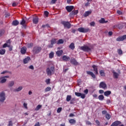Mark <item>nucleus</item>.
<instances>
[{"label":"nucleus","mask_w":126,"mask_h":126,"mask_svg":"<svg viewBox=\"0 0 126 126\" xmlns=\"http://www.w3.org/2000/svg\"><path fill=\"white\" fill-rule=\"evenodd\" d=\"M63 54V50H58L56 52V55L58 57H61Z\"/></svg>","instance_id":"4be33fe9"},{"label":"nucleus","mask_w":126,"mask_h":126,"mask_svg":"<svg viewBox=\"0 0 126 126\" xmlns=\"http://www.w3.org/2000/svg\"><path fill=\"white\" fill-rule=\"evenodd\" d=\"M4 34V31L0 30V37H1Z\"/></svg>","instance_id":"49530a36"},{"label":"nucleus","mask_w":126,"mask_h":126,"mask_svg":"<svg viewBox=\"0 0 126 126\" xmlns=\"http://www.w3.org/2000/svg\"><path fill=\"white\" fill-rule=\"evenodd\" d=\"M27 51V48L26 47L24 46L21 49V54L22 55H25L26 54V52Z\"/></svg>","instance_id":"9b49d317"},{"label":"nucleus","mask_w":126,"mask_h":126,"mask_svg":"<svg viewBox=\"0 0 126 126\" xmlns=\"http://www.w3.org/2000/svg\"><path fill=\"white\" fill-rule=\"evenodd\" d=\"M100 88H102L103 89H106L107 84L105 83V82H101L99 84Z\"/></svg>","instance_id":"1a4fd4ad"},{"label":"nucleus","mask_w":126,"mask_h":126,"mask_svg":"<svg viewBox=\"0 0 126 126\" xmlns=\"http://www.w3.org/2000/svg\"><path fill=\"white\" fill-rule=\"evenodd\" d=\"M91 26H95V22H92L90 23Z\"/></svg>","instance_id":"052dcab7"},{"label":"nucleus","mask_w":126,"mask_h":126,"mask_svg":"<svg viewBox=\"0 0 126 126\" xmlns=\"http://www.w3.org/2000/svg\"><path fill=\"white\" fill-rule=\"evenodd\" d=\"M8 71L7 70L3 71L1 73V74H4L5 73H7Z\"/></svg>","instance_id":"69168bd1"},{"label":"nucleus","mask_w":126,"mask_h":126,"mask_svg":"<svg viewBox=\"0 0 126 126\" xmlns=\"http://www.w3.org/2000/svg\"><path fill=\"white\" fill-rule=\"evenodd\" d=\"M99 93L100 94H103V93H104V91L102 90H99Z\"/></svg>","instance_id":"e2e57ef3"},{"label":"nucleus","mask_w":126,"mask_h":126,"mask_svg":"<svg viewBox=\"0 0 126 126\" xmlns=\"http://www.w3.org/2000/svg\"><path fill=\"white\" fill-rule=\"evenodd\" d=\"M106 118L107 120H110L111 119V115L109 114H106Z\"/></svg>","instance_id":"de8ad7c7"},{"label":"nucleus","mask_w":126,"mask_h":126,"mask_svg":"<svg viewBox=\"0 0 126 126\" xmlns=\"http://www.w3.org/2000/svg\"><path fill=\"white\" fill-rule=\"evenodd\" d=\"M52 90V88L51 87H47L45 90V92H48L49 91H51Z\"/></svg>","instance_id":"473e14b6"},{"label":"nucleus","mask_w":126,"mask_h":126,"mask_svg":"<svg viewBox=\"0 0 126 126\" xmlns=\"http://www.w3.org/2000/svg\"><path fill=\"white\" fill-rule=\"evenodd\" d=\"M5 54V49L0 50V55H4Z\"/></svg>","instance_id":"c9c22d12"},{"label":"nucleus","mask_w":126,"mask_h":126,"mask_svg":"<svg viewBox=\"0 0 126 126\" xmlns=\"http://www.w3.org/2000/svg\"><path fill=\"white\" fill-rule=\"evenodd\" d=\"M19 4V3L17 2H14L12 3V6H13L14 7H15V6H17V5Z\"/></svg>","instance_id":"c03bdc74"},{"label":"nucleus","mask_w":126,"mask_h":126,"mask_svg":"<svg viewBox=\"0 0 126 126\" xmlns=\"http://www.w3.org/2000/svg\"><path fill=\"white\" fill-rule=\"evenodd\" d=\"M33 43H27V47L29 49L30 48H32V47H33Z\"/></svg>","instance_id":"2f4dec72"},{"label":"nucleus","mask_w":126,"mask_h":126,"mask_svg":"<svg viewBox=\"0 0 126 126\" xmlns=\"http://www.w3.org/2000/svg\"><path fill=\"white\" fill-rule=\"evenodd\" d=\"M9 16H10V14L8 12H6L5 13V17H9Z\"/></svg>","instance_id":"8fccbe9b"},{"label":"nucleus","mask_w":126,"mask_h":126,"mask_svg":"<svg viewBox=\"0 0 126 126\" xmlns=\"http://www.w3.org/2000/svg\"><path fill=\"white\" fill-rule=\"evenodd\" d=\"M99 73L101 75V76H105V71L104 70H101L99 71Z\"/></svg>","instance_id":"72a5a7b5"},{"label":"nucleus","mask_w":126,"mask_h":126,"mask_svg":"<svg viewBox=\"0 0 126 126\" xmlns=\"http://www.w3.org/2000/svg\"><path fill=\"white\" fill-rule=\"evenodd\" d=\"M81 50L84 52H91V48L86 45L81 47Z\"/></svg>","instance_id":"39448f33"},{"label":"nucleus","mask_w":126,"mask_h":126,"mask_svg":"<svg viewBox=\"0 0 126 126\" xmlns=\"http://www.w3.org/2000/svg\"><path fill=\"white\" fill-rule=\"evenodd\" d=\"M5 82H6V79L4 78H3L0 81V83H5Z\"/></svg>","instance_id":"a19ab883"},{"label":"nucleus","mask_w":126,"mask_h":126,"mask_svg":"<svg viewBox=\"0 0 126 126\" xmlns=\"http://www.w3.org/2000/svg\"><path fill=\"white\" fill-rule=\"evenodd\" d=\"M32 22L34 24H38V22H39V18L37 17L33 18Z\"/></svg>","instance_id":"412c9836"},{"label":"nucleus","mask_w":126,"mask_h":126,"mask_svg":"<svg viewBox=\"0 0 126 126\" xmlns=\"http://www.w3.org/2000/svg\"><path fill=\"white\" fill-rule=\"evenodd\" d=\"M40 108H42L41 105H38L35 109V111H39Z\"/></svg>","instance_id":"e433bc0d"},{"label":"nucleus","mask_w":126,"mask_h":126,"mask_svg":"<svg viewBox=\"0 0 126 126\" xmlns=\"http://www.w3.org/2000/svg\"><path fill=\"white\" fill-rule=\"evenodd\" d=\"M119 73L116 72H113V76L115 78L118 79L119 78Z\"/></svg>","instance_id":"7c9ffc66"},{"label":"nucleus","mask_w":126,"mask_h":126,"mask_svg":"<svg viewBox=\"0 0 126 126\" xmlns=\"http://www.w3.org/2000/svg\"><path fill=\"white\" fill-rule=\"evenodd\" d=\"M58 44H63V40L62 39H59L58 41L57 42Z\"/></svg>","instance_id":"58836bf2"},{"label":"nucleus","mask_w":126,"mask_h":126,"mask_svg":"<svg viewBox=\"0 0 126 126\" xmlns=\"http://www.w3.org/2000/svg\"><path fill=\"white\" fill-rule=\"evenodd\" d=\"M62 59L64 62H68L70 60V58L68 56H66L65 55H64L63 56Z\"/></svg>","instance_id":"dca6fc26"},{"label":"nucleus","mask_w":126,"mask_h":126,"mask_svg":"<svg viewBox=\"0 0 126 126\" xmlns=\"http://www.w3.org/2000/svg\"><path fill=\"white\" fill-rule=\"evenodd\" d=\"M69 123L71 125H75V124H76V121L73 119H71L69 120Z\"/></svg>","instance_id":"a878e982"},{"label":"nucleus","mask_w":126,"mask_h":126,"mask_svg":"<svg viewBox=\"0 0 126 126\" xmlns=\"http://www.w3.org/2000/svg\"><path fill=\"white\" fill-rule=\"evenodd\" d=\"M45 82L47 84H50V82H51V79H46L45 81Z\"/></svg>","instance_id":"3c124183"},{"label":"nucleus","mask_w":126,"mask_h":126,"mask_svg":"<svg viewBox=\"0 0 126 126\" xmlns=\"http://www.w3.org/2000/svg\"><path fill=\"white\" fill-rule=\"evenodd\" d=\"M118 55H123V50L120 49L118 50Z\"/></svg>","instance_id":"37998d69"},{"label":"nucleus","mask_w":126,"mask_h":126,"mask_svg":"<svg viewBox=\"0 0 126 126\" xmlns=\"http://www.w3.org/2000/svg\"><path fill=\"white\" fill-rule=\"evenodd\" d=\"M69 48L71 49V50H74L75 49V46L74 45V43H71L69 46Z\"/></svg>","instance_id":"c85d7f7f"},{"label":"nucleus","mask_w":126,"mask_h":126,"mask_svg":"<svg viewBox=\"0 0 126 126\" xmlns=\"http://www.w3.org/2000/svg\"><path fill=\"white\" fill-rule=\"evenodd\" d=\"M44 15L46 17H48L49 16V12L48 11H44Z\"/></svg>","instance_id":"09e8293b"},{"label":"nucleus","mask_w":126,"mask_h":126,"mask_svg":"<svg viewBox=\"0 0 126 126\" xmlns=\"http://www.w3.org/2000/svg\"><path fill=\"white\" fill-rule=\"evenodd\" d=\"M99 22L101 24H104V23H108V21H105L104 18H101V19L99 20Z\"/></svg>","instance_id":"b1692460"},{"label":"nucleus","mask_w":126,"mask_h":126,"mask_svg":"<svg viewBox=\"0 0 126 126\" xmlns=\"http://www.w3.org/2000/svg\"><path fill=\"white\" fill-rule=\"evenodd\" d=\"M124 40H126V38L125 37V35H123L121 36H119L117 39H116V41H117V42H121V41H123Z\"/></svg>","instance_id":"ddd939ff"},{"label":"nucleus","mask_w":126,"mask_h":126,"mask_svg":"<svg viewBox=\"0 0 126 126\" xmlns=\"http://www.w3.org/2000/svg\"><path fill=\"white\" fill-rule=\"evenodd\" d=\"M108 35L109 36H112V35H113V32H109Z\"/></svg>","instance_id":"774afa93"},{"label":"nucleus","mask_w":126,"mask_h":126,"mask_svg":"<svg viewBox=\"0 0 126 126\" xmlns=\"http://www.w3.org/2000/svg\"><path fill=\"white\" fill-rule=\"evenodd\" d=\"M61 24L63 25L64 28L69 29L71 28V24L68 21H63L61 22Z\"/></svg>","instance_id":"f03ea898"},{"label":"nucleus","mask_w":126,"mask_h":126,"mask_svg":"<svg viewBox=\"0 0 126 126\" xmlns=\"http://www.w3.org/2000/svg\"><path fill=\"white\" fill-rule=\"evenodd\" d=\"M92 67L94 68L95 74H98V66L95 65H93Z\"/></svg>","instance_id":"a211bd4d"},{"label":"nucleus","mask_w":126,"mask_h":126,"mask_svg":"<svg viewBox=\"0 0 126 126\" xmlns=\"http://www.w3.org/2000/svg\"><path fill=\"white\" fill-rule=\"evenodd\" d=\"M55 66H51L50 67H47L46 68V73L48 76H51L52 74L55 73Z\"/></svg>","instance_id":"f257e3e1"},{"label":"nucleus","mask_w":126,"mask_h":126,"mask_svg":"<svg viewBox=\"0 0 126 126\" xmlns=\"http://www.w3.org/2000/svg\"><path fill=\"white\" fill-rule=\"evenodd\" d=\"M30 61H31V58H30L29 56H28L27 58H25L23 60V63L25 64H26V63H28Z\"/></svg>","instance_id":"2eb2a0df"},{"label":"nucleus","mask_w":126,"mask_h":126,"mask_svg":"<svg viewBox=\"0 0 126 126\" xmlns=\"http://www.w3.org/2000/svg\"><path fill=\"white\" fill-rule=\"evenodd\" d=\"M75 94L77 97H81V98H82V99H84L86 97L85 94H82V93H80L75 92Z\"/></svg>","instance_id":"6e6552de"},{"label":"nucleus","mask_w":126,"mask_h":126,"mask_svg":"<svg viewBox=\"0 0 126 126\" xmlns=\"http://www.w3.org/2000/svg\"><path fill=\"white\" fill-rule=\"evenodd\" d=\"M106 103L108 104H110L111 103V100L110 99H107Z\"/></svg>","instance_id":"338daca9"},{"label":"nucleus","mask_w":126,"mask_h":126,"mask_svg":"<svg viewBox=\"0 0 126 126\" xmlns=\"http://www.w3.org/2000/svg\"><path fill=\"white\" fill-rule=\"evenodd\" d=\"M87 74L91 75L92 76V77H93V78H94V79H95V78H96V76H95V74H94V72H91L90 71H87Z\"/></svg>","instance_id":"f3484780"},{"label":"nucleus","mask_w":126,"mask_h":126,"mask_svg":"<svg viewBox=\"0 0 126 126\" xmlns=\"http://www.w3.org/2000/svg\"><path fill=\"white\" fill-rule=\"evenodd\" d=\"M78 31L81 33H87V32H90V29L89 28H84L82 27L79 28L78 29Z\"/></svg>","instance_id":"20e7f679"},{"label":"nucleus","mask_w":126,"mask_h":126,"mask_svg":"<svg viewBox=\"0 0 126 126\" xmlns=\"http://www.w3.org/2000/svg\"><path fill=\"white\" fill-rule=\"evenodd\" d=\"M98 99L100 101H103V100H104V95H99L98 96Z\"/></svg>","instance_id":"4c0bfd02"},{"label":"nucleus","mask_w":126,"mask_h":126,"mask_svg":"<svg viewBox=\"0 0 126 126\" xmlns=\"http://www.w3.org/2000/svg\"><path fill=\"white\" fill-rule=\"evenodd\" d=\"M19 24V22L17 21V20L13 21L12 23V25H13V26H17V25H18Z\"/></svg>","instance_id":"5701e85b"},{"label":"nucleus","mask_w":126,"mask_h":126,"mask_svg":"<svg viewBox=\"0 0 126 126\" xmlns=\"http://www.w3.org/2000/svg\"><path fill=\"white\" fill-rule=\"evenodd\" d=\"M111 93L112 92H111V91H107L104 93V96H109V95H111Z\"/></svg>","instance_id":"cd10ccee"},{"label":"nucleus","mask_w":126,"mask_h":126,"mask_svg":"<svg viewBox=\"0 0 126 126\" xmlns=\"http://www.w3.org/2000/svg\"><path fill=\"white\" fill-rule=\"evenodd\" d=\"M23 106H24V108H25V109H26L27 110V109H28V107H27V103H23Z\"/></svg>","instance_id":"5fc2aeb1"},{"label":"nucleus","mask_w":126,"mask_h":126,"mask_svg":"<svg viewBox=\"0 0 126 126\" xmlns=\"http://www.w3.org/2000/svg\"><path fill=\"white\" fill-rule=\"evenodd\" d=\"M86 124L88 125V126H91V125H92V123H91V122H89V121H87L86 122Z\"/></svg>","instance_id":"0e129e2a"},{"label":"nucleus","mask_w":126,"mask_h":126,"mask_svg":"<svg viewBox=\"0 0 126 126\" xmlns=\"http://www.w3.org/2000/svg\"><path fill=\"white\" fill-rule=\"evenodd\" d=\"M91 13H92V11H86L85 12L84 14V17H87V16H89V15H90Z\"/></svg>","instance_id":"393cba45"},{"label":"nucleus","mask_w":126,"mask_h":126,"mask_svg":"<svg viewBox=\"0 0 126 126\" xmlns=\"http://www.w3.org/2000/svg\"><path fill=\"white\" fill-rule=\"evenodd\" d=\"M50 43L51 44L48 45V48H53V47H54V44L57 43V39L53 38L50 41Z\"/></svg>","instance_id":"0eeeda50"},{"label":"nucleus","mask_w":126,"mask_h":126,"mask_svg":"<svg viewBox=\"0 0 126 126\" xmlns=\"http://www.w3.org/2000/svg\"><path fill=\"white\" fill-rule=\"evenodd\" d=\"M8 47H9V45H7V43H4L2 46V48H6Z\"/></svg>","instance_id":"603ef678"},{"label":"nucleus","mask_w":126,"mask_h":126,"mask_svg":"<svg viewBox=\"0 0 126 126\" xmlns=\"http://www.w3.org/2000/svg\"><path fill=\"white\" fill-rule=\"evenodd\" d=\"M122 124V122L120 121H116L112 123V125H111L110 126H118L119 125H121Z\"/></svg>","instance_id":"6ab92c4d"},{"label":"nucleus","mask_w":126,"mask_h":126,"mask_svg":"<svg viewBox=\"0 0 126 126\" xmlns=\"http://www.w3.org/2000/svg\"><path fill=\"white\" fill-rule=\"evenodd\" d=\"M63 110V108L62 107H59L57 109V112L58 114H60V113H61V112H62V111Z\"/></svg>","instance_id":"ea45409f"},{"label":"nucleus","mask_w":126,"mask_h":126,"mask_svg":"<svg viewBox=\"0 0 126 126\" xmlns=\"http://www.w3.org/2000/svg\"><path fill=\"white\" fill-rule=\"evenodd\" d=\"M20 25H22V26H23V27H24L25 29H26V21H25V20H24V18H23L21 21V22L20 23Z\"/></svg>","instance_id":"4468645a"},{"label":"nucleus","mask_w":126,"mask_h":126,"mask_svg":"<svg viewBox=\"0 0 126 126\" xmlns=\"http://www.w3.org/2000/svg\"><path fill=\"white\" fill-rule=\"evenodd\" d=\"M57 0H51V4H55V3H56V2L57 1Z\"/></svg>","instance_id":"864d4df0"},{"label":"nucleus","mask_w":126,"mask_h":126,"mask_svg":"<svg viewBox=\"0 0 126 126\" xmlns=\"http://www.w3.org/2000/svg\"><path fill=\"white\" fill-rule=\"evenodd\" d=\"M65 8L68 12H71L72 11V10H73V8H74V6H66Z\"/></svg>","instance_id":"9d476101"},{"label":"nucleus","mask_w":126,"mask_h":126,"mask_svg":"<svg viewBox=\"0 0 126 126\" xmlns=\"http://www.w3.org/2000/svg\"><path fill=\"white\" fill-rule=\"evenodd\" d=\"M7 126H13V123H12V121H10L8 122Z\"/></svg>","instance_id":"79ce46f5"},{"label":"nucleus","mask_w":126,"mask_h":126,"mask_svg":"<svg viewBox=\"0 0 126 126\" xmlns=\"http://www.w3.org/2000/svg\"><path fill=\"white\" fill-rule=\"evenodd\" d=\"M78 13V10H74L72 11L70 13V16H72L73 15H76Z\"/></svg>","instance_id":"aec40b11"},{"label":"nucleus","mask_w":126,"mask_h":126,"mask_svg":"<svg viewBox=\"0 0 126 126\" xmlns=\"http://www.w3.org/2000/svg\"><path fill=\"white\" fill-rule=\"evenodd\" d=\"M95 123L97 126H100V122L98 120H95Z\"/></svg>","instance_id":"13d9d810"},{"label":"nucleus","mask_w":126,"mask_h":126,"mask_svg":"<svg viewBox=\"0 0 126 126\" xmlns=\"http://www.w3.org/2000/svg\"><path fill=\"white\" fill-rule=\"evenodd\" d=\"M22 89H23V87L22 86H20L18 88L14 90V91L15 92H19V91H21Z\"/></svg>","instance_id":"bb28decb"},{"label":"nucleus","mask_w":126,"mask_h":126,"mask_svg":"<svg viewBox=\"0 0 126 126\" xmlns=\"http://www.w3.org/2000/svg\"><path fill=\"white\" fill-rule=\"evenodd\" d=\"M49 58L50 59H53L54 58V53L51 52L49 54Z\"/></svg>","instance_id":"a18cd8bd"},{"label":"nucleus","mask_w":126,"mask_h":126,"mask_svg":"<svg viewBox=\"0 0 126 126\" xmlns=\"http://www.w3.org/2000/svg\"><path fill=\"white\" fill-rule=\"evenodd\" d=\"M41 51H42V48L40 46H35L33 47L32 50V52L33 54H34L35 55H37V54H39V53H40Z\"/></svg>","instance_id":"7ed1b4c3"},{"label":"nucleus","mask_w":126,"mask_h":126,"mask_svg":"<svg viewBox=\"0 0 126 126\" xmlns=\"http://www.w3.org/2000/svg\"><path fill=\"white\" fill-rule=\"evenodd\" d=\"M102 115H106V114H107V111L103 110L102 111Z\"/></svg>","instance_id":"680f3d73"},{"label":"nucleus","mask_w":126,"mask_h":126,"mask_svg":"<svg viewBox=\"0 0 126 126\" xmlns=\"http://www.w3.org/2000/svg\"><path fill=\"white\" fill-rule=\"evenodd\" d=\"M117 13H118V14H119L120 15H122L123 14V12H122V11L120 10H117Z\"/></svg>","instance_id":"4d7b16f0"},{"label":"nucleus","mask_w":126,"mask_h":126,"mask_svg":"<svg viewBox=\"0 0 126 126\" xmlns=\"http://www.w3.org/2000/svg\"><path fill=\"white\" fill-rule=\"evenodd\" d=\"M88 89H86L84 91V93H85V94H86V95H87V94H88Z\"/></svg>","instance_id":"6e6d98bb"},{"label":"nucleus","mask_w":126,"mask_h":126,"mask_svg":"<svg viewBox=\"0 0 126 126\" xmlns=\"http://www.w3.org/2000/svg\"><path fill=\"white\" fill-rule=\"evenodd\" d=\"M71 100V95H68L66 96V101L67 102H69Z\"/></svg>","instance_id":"f704fd0d"},{"label":"nucleus","mask_w":126,"mask_h":126,"mask_svg":"<svg viewBox=\"0 0 126 126\" xmlns=\"http://www.w3.org/2000/svg\"><path fill=\"white\" fill-rule=\"evenodd\" d=\"M71 63L74 65H78V62L75 60V59L73 58L70 61Z\"/></svg>","instance_id":"f8f14e48"},{"label":"nucleus","mask_w":126,"mask_h":126,"mask_svg":"<svg viewBox=\"0 0 126 126\" xmlns=\"http://www.w3.org/2000/svg\"><path fill=\"white\" fill-rule=\"evenodd\" d=\"M13 85H14V81H13L9 82V83L8 84V87H12Z\"/></svg>","instance_id":"c756f323"},{"label":"nucleus","mask_w":126,"mask_h":126,"mask_svg":"<svg viewBox=\"0 0 126 126\" xmlns=\"http://www.w3.org/2000/svg\"><path fill=\"white\" fill-rule=\"evenodd\" d=\"M29 68L30 69H32V70H33L34 69V66L32 65H31L29 67Z\"/></svg>","instance_id":"bf43d9fd"},{"label":"nucleus","mask_w":126,"mask_h":126,"mask_svg":"<svg viewBox=\"0 0 126 126\" xmlns=\"http://www.w3.org/2000/svg\"><path fill=\"white\" fill-rule=\"evenodd\" d=\"M4 100H5V93L2 92L0 93V102L3 103V102H4Z\"/></svg>","instance_id":"423d86ee"}]
</instances>
